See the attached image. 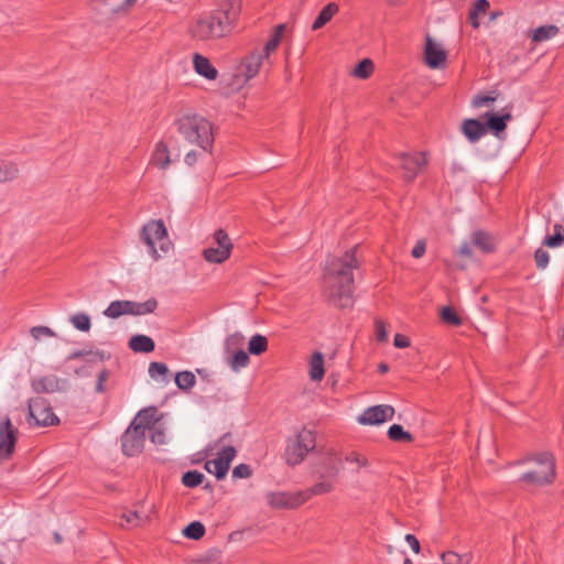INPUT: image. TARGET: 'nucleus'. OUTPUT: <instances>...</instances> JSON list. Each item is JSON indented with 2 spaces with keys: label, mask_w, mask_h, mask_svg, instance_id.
<instances>
[{
  "label": "nucleus",
  "mask_w": 564,
  "mask_h": 564,
  "mask_svg": "<svg viewBox=\"0 0 564 564\" xmlns=\"http://www.w3.org/2000/svg\"><path fill=\"white\" fill-rule=\"evenodd\" d=\"M249 356L248 354L240 349L234 354V356L230 358L229 365L234 371H239L242 368H246L249 364Z\"/></svg>",
  "instance_id": "4c0bfd02"
},
{
  "label": "nucleus",
  "mask_w": 564,
  "mask_h": 564,
  "mask_svg": "<svg viewBox=\"0 0 564 564\" xmlns=\"http://www.w3.org/2000/svg\"><path fill=\"white\" fill-rule=\"evenodd\" d=\"M251 475V468L249 465L239 464L232 470L234 478H248Z\"/></svg>",
  "instance_id": "603ef678"
},
{
  "label": "nucleus",
  "mask_w": 564,
  "mask_h": 564,
  "mask_svg": "<svg viewBox=\"0 0 564 564\" xmlns=\"http://www.w3.org/2000/svg\"><path fill=\"white\" fill-rule=\"evenodd\" d=\"M405 541L414 553L417 554L420 552V542L413 534H406Z\"/></svg>",
  "instance_id": "13d9d810"
},
{
  "label": "nucleus",
  "mask_w": 564,
  "mask_h": 564,
  "mask_svg": "<svg viewBox=\"0 0 564 564\" xmlns=\"http://www.w3.org/2000/svg\"><path fill=\"white\" fill-rule=\"evenodd\" d=\"M344 462L357 466L355 473L360 468L369 466L366 456L351 452L346 455L335 451L327 449L325 454L312 465V476L316 482L307 490L294 492L269 491L265 494L267 503L274 509H294L303 505L313 496H322L332 492L335 489V481L344 468Z\"/></svg>",
  "instance_id": "f257e3e1"
},
{
  "label": "nucleus",
  "mask_w": 564,
  "mask_h": 564,
  "mask_svg": "<svg viewBox=\"0 0 564 564\" xmlns=\"http://www.w3.org/2000/svg\"><path fill=\"white\" fill-rule=\"evenodd\" d=\"M339 11V6L335 2H329L326 4L317 14L316 19L312 24V30L317 31L322 29L325 24H327L335 14Z\"/></svg>",
  "instance_id": "4be33fe9"
},
{
  "label": "nucleus",
  "mask_w": 564,
  "mask_h": 564,
  "mask_svg": "<svg viewBox=\"0 0 564 564\" xmlns=\"http://www.w3.org/2000/svg\"><path fill=\"white\" fill-rule=\"evenodd\" d=\"M181 137L189 144L208 151L214 143L213 124L204 117L192 113L184 115L175 121Z\"/></svg>",
  "instance_id": "20e7f679"
},
{
  "label": "nucleus",
  "mask_w": 564,
  "mask_h": 564,
  "mask_svg": "<svg viewBox=\"0 0 564 564\" xmlns=\"http://www.w3.org/2000/svg\"><path fill=\"white\" fill-rule=\"evenodd\" d=\"M140 238L148 248V253L153 260L161 258L159 251L166 253L171 247L166 227L161 219L150 220L143 225Z\"/></svg>",
  "instance_id": "423d86ee"
},
{
  "label": "nucleus",
  "mask_w": 564,
  "mask_h": 564,
  "mask_svg": "<svg viewBox=\"0 0 564 564\" xmlns=\"http://www.w3.org/2000/svg\"><path fill=\"white\" fill-rule=\"evenodd\" d=\"M393 345L397 348H406L410 346V340L408 337H405L401 334H397L393 339Z\"/></svg>",
  "instance_id": "4d7b16f0"
},
{
  "label": "nucleus",
  "mask_w": 564,
  "mask_h": 564,
  "mask_svg": "<svg viewBox=\"0 0 564 564\" xmlns=\"http://www.w3.org/2000/svg\"><path fill=\"white\" fill-rule=\"evenodd\" d=\"M18 430L7 416L0 422V462L8 459L14 451Z\"/></svg>",
  "instance_id": "ddd939ff"
},
{
  "label": "nucleus",
  "mask_w": 564,
  "mask_h": 564,
  "mask_svg": "<svg viewBox=\"0 0 564 564\" xmlns=\"http://www.w3.org/2000/svg\"><path fill=\"white\" fill-rule=\"evenodd\" d=\"M512 105H508L502 108L500 113L487 111L482 118L486 119V129L492 131L496 137H499L507 128L508 121L512 120Z\"/></svg>",
  "instance_id": "dca6fc26"
},
{
  "label": "nucleus",
  "mask_w": 564,
  "mask_h": 564,
  "mask_svg": "<svg viewBox=\"0 0 564 564\" xmlns=\"http://www.w3.org/2000/svg\"><path fill=\"white\" fill-rule=\"evenodd\" d=\"M394 409L388 404L373 405L366 409L359 416L358 422L362 425H378L392 420Z\"/></svg>",
  "instance_id": "4468645a"
},
{
  "label": "nucleus",
  "mask_w": 564,
  "mask_h": 564,
  "mask_svg": "<svg viewBox=\"0 0 564 564\" xmlns=\"http://www.w3.org/2000/svg\"><path fill=\"white\" fill-rule=\"evenodd\" d=\"M388 436L395 442H411L412 435L404 431L400 424H393L388 430Z\"/></svg>",
  "instance_id": "f704fd0d"
},
{
  "label": "nucleus",
  "mask_w": 564,
  "mask_h": 564,
  "mask_svg": "<svg viewBox=\"0 0 564 564\" xmlns=\"http://www.w3.org/2000/svg\"><path fill=\"white\" fill-rule=\"evenodd\" d=\"M183 534L187 539L199 540L205 534V527L199 521H193L183 529Z\"/></svg>",
  "instance_id": "72a5a7b5"
},
{
  "label": "nucleus",
  "mask_w": 564,
  "mask_h": 564,
  "mask_svg": "<svg viewBox=\"0 0 564 564\" xmlns=\"http://www.w3.org/2000/svg\"><path fill=\"white\" fill-rule=\"evenodd\" d=\"M107 377H108V372L106 370H102L98 375V380H97V384H96L97 392H102L105 390L104 382L106 381Z\"/></svg>",
  "instance_id": "680f3d73"
},
{
  "label": "nucleus",
  "mask_w": 564,
  "mask_h": 564,
  "mask_svg": "<svg viewBox=\"0 0 564 564\" xmlns=\"http://www.w3.org/2000/svg\"><path fill=\"white\" fill-rule=\"evenodd\" d=\"M214 240L217 247L227 248L231 252L232 245L227 232L224 229L216 230V232L214 234Z\"/></svg>",
  "instance_id": "49530a36"
},
{
  "label": "nucleus",
  "mask_w": 564,
  "mask_h": 564,
  "mask_svg": "<svg viewBox=\"0 0 564 564\" xmlns=\"http://www.w3.org/2000/svg\"><path fill=\"white\" fill-rule=\"evenodd\" d=\"M310 378L313 381H321L324 378V356L321 351H315L310 360Z\"/></svg>",
  "instance_id": "b1692460"
},
{
  "label": "nucleus",
  "mask_w": 564,
  "mask_h": 564,
  "mask_svg": "<svg viewBox=\"0 0 564 564\" xmlns=\"http://www.w3.org/2000/svg\"><path fill=\"white\" fill-rule=\"evenodd\" d=\"M280 41L279 39H276V36H272L268 40V42L265 43V45L263 46L262 50H257L259 52V54L261 56H263L265 59H268L270 57V55L276 51L279 44H280Z\"/></svg>",
  "instance_id": "a18cd8bd"
},
{
  "label": "nucleus",
  "mask_w": 564,
  "mask_h": 564,
  "mask_svg": "<svg viewBox=\"0 0 564 564\" xmlns=\"http://www.w3.org/2000/svg\"><path fill=\"white\" fill-rule=\"evenodd\" d=\"M462 132L471 142L479 141L487 132L485 123L477 119H466L462 124Z\"/></svg>",
  "instance_id": "aec40b11"
},
{
  "label": "nucleus",
  "mask_w": 564,
  "mask_h": 564,
  "mask_svg": "<svg viewBox=\"0 0 564 564\" xmlns=\"http://www.w3.org/2000/svg\"><path fill=\"white\" fill-rule=\"evenodd\" d=\"M204 475L197 470H188L182 477V482L188 488H195L202 484Z\"/></svg>",
  "instance_id": "a19ab883"
},
{
  "label": "nucleus",
  "mask_w": 564,
  "mask_h": 564,
  "mask_svg": "<svg viewBox=\"0 0 564 564\" xmlns=\"http://www.w3.org/2000/svg\"><path fill=\"white\" fill-rule=\"evenodd\" d=\"M356 248L350 249L343 258H328L324 269V284L330 300L340 307L352 304L354 276L357 268Z\"/></svg>",
  "instance_id": "f03ea898"
},
{
  "label": "nucleus",
  "mask_w": 564,
  "mask_h": 564,
  "mask_svg": "<svg viewBox=\"0 0 564 564\" xmlns=\"http://www.w3.org/2000/svg\"><path fill=\"white\" fill-rule=\"evenodd\" d=\"M29 423L34 421L39 426H51L59 423V419L54 414L53 409L48 401L41 397H35L29 400Z\"/></svg>",
  "instance_id": "6e6552de"
},
{
  "label": "nucleus",
  "mask_w": 564,
  "mask_h": 564,
  "mask_svg": "<svg viewBox=\"0 0 564 564\" xmlns=\"http://www.w3.org/2000/svg\"><path fill=\"white\" fill-rule=\"evenodd\" d=\"M171 162L172 159L167 144L162 140L156 142L151 153L150 163L164 171L170 166Z\"/></svg>",
  "instance_id": "a211bd4d"
},
{
  "label": "nucleus",
  "mask_w": 564,
  "mask_h": 564,
  "mask_svg": "<svg viewBox=\"0 0 564 564\" xmlns=\"http://www.w3.org/2000/svg\"><path fill=\"white\" fill-rule=\"evenodd\" d=\"M534 260H535L536 267L541 270H544L549 265L550 254L544 249L539 248L534 253Z\"/></svg>",
  "instance_id": "8fccbe9b"
},
{
  "label": "nucleus",
  "mask_w": 564,
  "mask_h": 564,
  "mask_svg": "<svg viewBox=\"0 0 564 564\" xmlns=\"http://www.w3.org/2000/svg\"><path fill=\"white\" fill-rule=\"evenodd\" d=\"M264 59L265 58L256 50L243 58L239 72L240 75L243 76L245 82H248L258 75Z\"/></svg>",
  "instance_id": "f3484780"
},
{
  "label": "nucleus",
  "mask_w": 564,
  "mask_h": 564,
  "mask_svg": "<svg viewBox=\"0 0 564 564\" xmlns=\"http://www.w3.org/2000/svg\"><path fill=\"white\" fill-rule=\"evenodd\" d=\"M122 518L128 524L133 527L141 524L147 519V517L138 511H126L122 513Z\"/></svg>",
  "instance_id": "09e8293b"
},
{
  "label": "nucleus",
  "mask_w": 564,
  "mask_h": 564,
  "mask_svg": "<svg viewBox=\"0 0 564 564\" xmlns=\"http://www.w3.org/2000/svg\"><path fill=\"white\" fill-rule=\"evenodd\" d=\"M373 70V64L370 59L365 58L358 63V65L354 69V75L358 78L366 79L368 78Z\"/></svg>",
  "instance_id": "79ce46f5"
},
{
  "label": "nucleus",
  "mask_w": 564,
  "mask_h": 564,
  "mask_svg": "<svg viewBox=\"0 0 564 564\" xmlns=\"http://www.w3.org/2000/svg\"><path fill=\"white\" fill-rule=\"evenodd\" d=\"M229 256L230 251L227 248L209 247L204 250L205 260L212 263H221L227 260Z\"/></svg>",
  "instance_id": "bb28decb"
},
{
  "label": "nucleus",
  "mask_w": 564,
  "mask_h": 564,
  "mask_svg": "<svg viewBox=\"0 0 564 564\" xmlns=\"http://www.w3.org/2000/svg\"><path fill=\"white\" fill-rule=\"evenodd\" d=\"M158 306L155 299H149L145 302L129 301V315H147L153 313Z\"/></svg>",
  "instance_id": "393cba45"
},
{
  "label": "nucleus",
  "mask_w": 564,
  "mask_h": 564,
  "mask_svg": "<svg viewBox=\"0 0 564 564\" xmlns=\"http://www.w3.org/2000/svg\"><path fill=\"white\" fill-rule=\"evenodd\" d=\"M479 15L475 14V13H471L469 12V21H470V24L474 29H478L480 23H479Z\"/></svg>",
  "instance_id": "774afa93"
},
{
  "label": "nucleus",
  "mask_w": 564,
  "mask_h": 564,
  "mask_svg": "<svg viewBox=\"0 0 564 564\" xmlns=\"http://www.w3.org/2000/svg\"><path fill=\"white\" fill-rule=\"evenodd\" d=\"M553 235H549L543 240V246L549 248H557L564 243V226L555 224L553 226Z\"/></svg>",
  "instance_id": "c85d7f7f"
},
{
  "label": "nucleus",
  "mask_w": 564,
  "mask_h": 564,
  "mask_svg": "<svg viewBox=\"0 0 564 564\" xmlns=\"http://www.w3.org/2000/svg\"><path fill=\"white\" fill-rule=\"evenodd\" d=\"M89 355V351L85 350V349H82V350H75V351H72L68 357H67V360H74V359H78V358H83V357H87Z\"/></svg>",
  "instance_id": "e2e57ef3"
},
{
  "label": "nucleus",
  "mask_w": 564,
  "mask_h": 564,
  "mask_svg": "<svg viewBox=\"0 0 564 564\" xmlns=\"http://www.w3.org/2000/svg\"><path fill=\"white\" fill-rule=\"evenodd\" d=\"M489 6L490 4L488 0H477L469 12L477 15L485 14L488 11Z\"/></svg>",
  "instance_id": "5fc2aeb1"
},
{
  "label": "nucleus",
  "mask_w": 564,
  "mask_h": 564,
  "mask_svg": "<svg viewBox=\"0 0 564 564\" xmlns=\"http://www.w3.org/2000/svg\"><path fill=\"white\" fill-rule=\"evenodd\" d=\"M267 348H268V339L265 336L256 334L250 338L249 345H248V351L251 355H256V356L261 355L262 352H264L267 350Z\"/></svg>",
  "instance_id": "7c9ffc66"
},
{
  "label": "nucleus",
  "mask_w": 564,
  "mask_h": 564,
  "mask_svg": "<svg viewBox=\"0 0 564 564\" xmlns=\"http://www.w3.org/2000/svg\"><path fill=\"white\" fill-rule=\"evenodd\" d=\"M458 253L463 257H469L471 256V248L468 242H463L459 246Z\"/></svg>",
  "instance_id": "0e129e2a"
},
{
  "label": "nucleus",
  "mask_w": 564,
  "mask_h": 564,
  "mask_svg": "<svg viewBox=\"0 0 564 564\" xmlns=\"http://www.w3.org/2000/svg\"><path fill=\"white\" fill-rule=\"evenodd\" d=\"M129 347L135 352H151L154 350L155 344L147 335H134L129 340Z\"/></svg>",
  "instance_id": "5701e85b"
},
{
  "label": "nucleus",
  "mask_w": 564,
  "mask_h": 564,
  "mask_svg": "<svg viewBox=\"0 0 564 564\" xmlns=\"http://www.w3.org/2000/svg\"><path fill=\"white\" fill-rule=\"evenodd\" d=\"M498 99V94L496 91H490L487 94H478L471 100V106L474 108L488 107L494 104Z\"/></svg>",
  "instance_id": "e433bc0d"
},
{
  "label": "nucleus",
  "mask_w": 564,
  "mask_h": 564,
  "mask_svg": "<svg viewBox=\"0 0 564 564\" xmlns=\"http://www.w3.org/2000/svg\"><path fill=\"white\" fill-rule=\"evenodd\" d=\"M558 28L554 24L542 25L533 30L532 41L540 43L554 37L558 33Z\"/></svg>",
  "instance_id": "a878e982"
},
{
  "label": "nucleus",
  "mask_w": 564,
  "mask_h": 564,
  "mask_svg": "<svg viewBox=\"0 0 564 564\" xmlns=\"http://www.w3.org/2000/svg\"><path fill=\"white\" fill-rule=\"evenodd\" d=\"M169 372L167 366L163 362L153 361L149 366V375L152 379L161 378L162 381L166 382V375Z\"/></svg>",
  "instance_id": "ea45409f"
},
{
  "label": "nucleus",
  "mask_w": 564,
  "mask_h": 564,
  "mask_svg": "<svg viewBox=\"0 0 564 564\" xmlns=\"http://www.w3.org/2000/svg\"><path fill=\"white\" fill-rule=\"evenodd\" d=\"M19 169L15 163L10 161H0V182L12 181L18 176Z\"/></svg>",
  "instance_id": "2f4dec72"
},
{
  "label": "nucleus",
  "mask_w": 564,
  "mask_h": 564,
  "mask_svg": "<svg viewBox=\"0 0 564 564\" xmlns=\"http://www.w3.org/2000/svg\"><path fill=\"white\" fill-rule=\"evenodd\" d=\"M87 357H89L88 361H91V362L104 361V360L110 358V354L107 351H104V350H96V351H89V355Z\"/></svg>",
  "instance_id": "6e6d98bb"
},
{
  "label": "nucleus",
  "mask_w": 564,
  "mask_h": 564,
  "mask_svg": "<svg viewBox=\"0 0 564 564\" xmlns=\"http://www.w3.org/2000/svg\"><path fill=\"white\" fill-rule=\"evenodd\" d=\"M236 454L237 451L234 446H225L218 452L217 457L207 460L204 467L209 474H214L218 480H221L227 476Z\"/></svg>",
  "instance_id": "9d476101"
},
{
  "label": "nucleus",
  "mask_w": 564,
  "mask_h": 564,
  "mask_svg": "<svg viewBox=\"0 0 564 564\" xmlns=\"http://www.w3.org/2000/svg\"><path fill=\"white\" fill-rule=\"evenodd\" d=\"M198 563L199 564H221V552L217 549H212L199 558Z\"/></svg>",
  "instance_id": "c03bdc74"
},
{
  "label": "nucleus",
  "mask_w": 564,
  "mask_h": 564,
  "mask_svg": "<svg viewBox=\"0 0 564 564\" xmlns=\"http://www.w3.org/2000/svg\"><path fill=\"white\" fill-rule=\"evenodd\" d=\"M30 383L33 392L37 394L66 392L69 389L68 380L55 375L32 377Z\"/></svg>",
  "instance_id": "1a4fd4ad"
},
{
  "label": "nucleus",
  "mask_w": 564,
  "mask_h": 564,
  "mask_svg": "<svg viewBox=\"0 0 564 564\" xmlns=\"http://www.w3.org/2000/svg\"><path fill=\"white\" fill-rule=\"evenodd\" d=\"M193 65H194L195 72L198 75H200L209 80H214L217 78L218 72L212 65V63L209 62V59L207 57L196 53L193 57Z\"/></svg>",
  "instance_id": "412c9836"
},
{
  "label": "nucleus",
  "mask_w": 564,
  "mask_h": 564,
  "mask_svg": "<svg viewBox=\"0 0 564 564\" xmlns=\"http://www.w3.org/2000/svg\"><path fill=\"white\" fill-rule=\"evenodd\" d=\"M72 325L80 332H88L91 327L90 317L85 313H77L70 317Z\"/></svg>",
  "instance_id": "58836bf2"
},
{
  "label": "nucleus",
  "mask_w": 564,
  "mask_h": 564,
  "mask_svg": "<svg viewBox=\"0 0 564 564\" xmlns=\"http://www.w3.org/2000/svg\"><path fill=\"white\" fill-rule=\"evenodd\" d=\"M156 409L151 406L139 411L135 417L132 420V424L141 426L143 431L149 433L152 429H155L160 424V420L156 416Z\"/></svg>",
  "instance_id": "6ab92c4d"
},
{
  "label": "nucleus",
  "mask_w": 564,
  "mask_h": 564,
  "mask_svg": "<svg viewBox=\"0 0 564 564\" xmlns=\"http://www.w3.org/2000/svg\"><path fill=\"white\" fill-rule=\"evenodd\" d=\"M447 58V53L441 42L435 41L430 34L425 35L424 63L432 69L442 68Z\"/></svg>",
  "instance_id": "f8f14e48"
},
{
  "label": "nucleus",
  "mask_w": 564,
  "mask_h": 564,
  "mask_svg": "<svg viewBox=\"0 0 564 564\" xmlns=\"http://www.w3.org/2000/svg\"><path fill=\"white\" fill-rule=\"evenodd\" d=\"M196 160H197L196 151L187 152L185 155V159H184L185 163L189 166L193 165L196 162Z\"/></svg>",
  "instance_id": "69168bd1"
},
{
  "label": "nucleus",
  "mask_w": 564,
  "mask_h": 564,
  "mask_svg": "<svg viewBox=\"0 0 564 564\" xmlns=\"http://www.w3.org/2000/svg\"><path fill=\"white\" fill-rule=\"evenodd\" d=\"M31 335L34 339L40 340L44 336L53 337L55 333L46 326H34L31 328Z\"/></svg>",
  "instance_id": "3c124183"
},
{
  "label": "nucleus",
  "mask_w": 564,
  "mask_h": 564,
  "mask_svg": "<svg viewBox=\"0 0 564 564\" xmlns=\"http://www.w3.org/2000/svg\"><path fill=\"white\" fill-rule=\"evenodd\" d=\"M149 433L142 430L141 426L130 424L127 431L121 436L122 451L128 456H134L144 447V443Z\"/></svg>",
  "instance_id": "9b49d317"
},
{
  "label": "nucleus",
  "mask_w": 564,
  "mask_h": 564,
  "mask_svg": "<svg viewBox=\"0 0 564 564\" xmlns=\"http://www.w3.org/2000/svg\"><path fill=\"white\" fill-rule=\"evenodd\" d=\"M442 561L444 564H469L471 555L469 553L459 555L449 551L442 554Z\"/></svg>",
  "instance_id": "c9c22d12"
},
{
  "label": "nucleus",
  "mask_w": 564,
  "mask_h": 564,
  "mask_svg": "<svg viewBox=\"0 0 564 564\" xmlns=\"http://www.w3.org/2000/svg\"><path fill=\"white\" fill-rule=\"evenodd\" d=\"M425 252V243L424 241L420 240L416 242L414 248L412 249V256L414 258H421Z\"/></svg>",
  "instance_id": "bf43d9fd"
},
{
  "label": "nucleus",
  "mask_w": 564,
  "mask_h": 564,
  "mask_svg": "<svg viewBox=\"0 0 564 564\" xmlns=\"http://www.w3.org/2000/svg\"><path fill=\"white\" fill-rule=\"evenodd\" d=\"M534 465L519 477V481L533 486L551 485L556 476L555 458L550 452L538 453L527 459Z\"/></svg>",
  "instance_id": "39448f33"
},
{
  "label": "nucleus",
  "mask_w": 564,
  "mask_h": 564,
  "mask_svg": "<svg viewBox=\"0 0 564 564\" xmlns=\"http://www.w3.org/2000/svg\"><path fill=\"white\" fill-rule=\"evenodd\" d=\"M471 241L484 252H490L494 249L491 237L485 231H474L471 235Z\"/></svg>",
  "instance_id": "c756f323"
},
{
  "label": "nucleus",
  "mask_w": 564,
  "mask_h": 564,
  "mask_svg": "<svg viewBox=\"0 0 564 564\" xmlns=\"http://www.w3.org/2000/svg\"><path fill=\"white\" fill-rule=\"evenodd\" d=\"M316 445V440L313 431L308 429H301L294 435L286 440L284 458L289 466H296L301 464L308 453H311Z\"/></svg>",
  "instance_id": "0eeeda50"
},
{
  "label": "nucleus",
  "mask_w": 564,
  "mask_h": 564,
  "mask_svg": "<svg viewBox=\"0 0 564 564\" xmlns=\"http://www.w3.org/2000/svg\"><path fill=\"white\" fill-rule=\"evenodd\" d=\"M399 159L401 162V167L404 172V178L406 181H412L420 173V171L427 164L425 153H400Z\"/></svg>",
  "instance_id": "2eb2a0df"
},
{
  "label": "nucleus",
  "mask_w": 564,
  "mask_h": 564,
  "mask_svg": "<svg viewBox=\"0 0 564 564\" xmlns=\"http://www.w3.org/2000/svg\"><path fill=\"white\" fill-rule=\"evenodd\" d=\"M196 382L195 375L192 371H180L175 375V383L181 390H189Z\"/></svg>",
  "instance_id": "473e14b6"
},
{
  "label": "nucleus",
  "mask_w": 564,
  "mask_h": 564,
  "mask_svg": "<svg viewBox=\"0 0 564 564\" xmlns=\"http://www.w3.org/2000/svg\"><path fill=\"white\" fill-rule=\"evenodd\" d=\"M284 31H285V25L284 24H278L274 28V32H273L272 36H276V39L281 40Z\"/></svg>",
  "instance_id": "338daca9"
},
{
  "label": "nucleus",
  "mask_w": 564,
  "mask_h": 564,
  "mask_svg": "<svg viewBox=\"0 0 564 564\" xmlns=\"http://www.w3.org/2000/svg\"><path fill=\"white\" fill-rule=\"evenodd\" d=\"M242 340L243 336L240 333H235L227 338L226 344L228 347L236 346L239 345Z\"/></svg>",
  "instance_id": "052dcab7"
},
{
  "label": "nucleus",
  "mask_w": 564,
  "mask_h": 564,
  "mask_svg": "<svg viewBox=\"0 0 564 564\" xmlns=\"http://www.w3.org/2000/svg\"><path fill=\"white\" fill-rule=\"evenodd\" d=\"M441 317L449 325L458 326L462 323L459 316L451 307H444L441 312Z\"/></svg>",
  "instance_id": "de8ad7c7"
},
{
  "label": "nucleus",
  "mask_w": 564,
  "mask_h": 564,
  "mask_svg": "<svg viewBox=\"0 0 564 564\" xmlns=\"http://www.w3.org/2000/svg\"><path fill=\"white\" fill-rule=\"evenodd\" d=\"M241 0H218L217 8L199 14L189 28V34L198 41L215 40L230 33L238 19Z\"/></svg>",
  "instance_id": "7ed1b4c3"
},
{
  "label": "nucleus",
  "mask_w": 564,
  "mask_h": 564,
  "mask_svg": "<svg viewBox=\"0 0 564 564\" xmlns=\"http://www.w3.org/2000/svg\"><path fill=\"white\" fill-rule=\"evenodd\" d=\"M150 440L155 445H164L166 443V429L163 424H159L155 429L149 431Z\"/></svg>",
  "instance_id": "37998d69"
},
{
  "label": "nucleus",
  "mask_w": 564,
  "mask_h": 564,
  "mask_svg": "<svg viewBox=\"0 0 564 564\" xmlns=\"http://www.w3.org/2000/svg\"><path fill=\"white\" fill-rule=\"evenodd\" d=\"M129 301H113L104 311V315L109 318H118L122 315H129Z\"/></svg>",
  "instance_id": "cd10ccee"
},
{
  "label": "nucleus",
  "mask_w": 564,
  "mask_h": 564,
  "mask_svg": "<svg viewBox=\"0 0 564 564\" xmlns=\"http://www.w3.org/2000/svg\"><path fill=\"white\" fill-rule=\"evenodd\" d=\"M376 336L377 340L384 343L388 340V332L386 329V324L382 321H376Z\"/></svg>",
  "instance_id": "864d4df0"
}]
</instances>
